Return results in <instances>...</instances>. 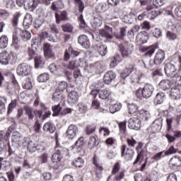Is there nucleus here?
I'll return each instance as SVG.
<instances>
[{
  "label": "nucleus",
  "mask_w": 181,
  "mask_h": 181,
  "mask_svg": "<svg viewBox=\"0 0 181 181\" xmlns=\"http://www.w3.org/2000/svg\"><path fill=\"white\" fill-rule=\"evenodd\" d=\"M119 50L123 57H128L134 52V45L131 43L120 44L118 45Z\"/></svg>",
  "instance_id": "f257e3e1"
},
{
  "label": "nucleus",
  "mask_w": 181,
  "mask_h": 181,
  "mask_svg": "<svg viewBox=\"0 0 181 181\" xmlns=\"http://www.w3.org/2000/svg\"><path fill=\"white\" fill-rule=\"evenodd\" d=\"M32 71V68L30 66L27 64L23 63L19 64L16 69V74L18 76H22V77H25V76H29Z\"/></svg>",
  "instance_id": "f03ea898"
},
{
  "label": "nucleus",
  "mask_w": 181,
  "mask_h": 181,
  "mask_svg": "<svg viewBox=\"0 0 181 181\" xmlns=\"http://www.w3.org/2000/svg\"><path fill=\"white\" fill-rule=\"evenodd\" d=\"M144 148V144L142 142H139L137 146L136 147V151L138 153L136 159L134 160L133 165H136V163L141 164L144 158H145V150L142 149Z\"/></svg>",
  "instance_id": "7ed1b4c3"
},
{
  "label": "nucleus",
  "mask_w": 181,
  "mask_h": 181,
  "mask_svg": "<svg viewBox=\"0 0 181 181\" xmlns=\"http://www.w3.org/2000/svg\"><path fill=\"white\" fill-rule=\"evenodd\" d=\"M121 156L124 160H132L134 158V150L127 148L126 145H122L121 147Z\"/></svg>",
  "instance_id": "20e7f679"
},
{
  "label": "nucleus",
  "mask_w": 181,
  "mask_h": 181,
  "mask_svg": "<svg viewBox=\"0 0 181 181\" xmlns=\"http://www.w3.org/2000/svg\"><path fill=\"white\" fill-rule=\"evenodd\" d=\"M169 167L171 170H177L181 166V157L179 156H175L169 160Z\"/></svg>",
  "instance_id": "39448f33"
},
{
  "label": "nucleus",
  "mask_w": 181,
  "mask_h": 181,
  "mask_svg": "<svg viewBox=\"0 0 181 181\" xmlns=\"http://www.w3.org/2000/svg\"><path fill=\"white\" fill-rule=\"evenodd\" d=\"M164 70L165 75L170 78H172L175 74H177L176 73V67L173 63H167L165 66Z\"/></svg>",
  "instance_id": "423d86ee"
},
{
  "label": "nucleus",
  "mask_w": 181,
  "mask_h": 181,
  "mask_svg": "<svg viewBox=\"0 0 181 181\" xmlns=\"http://www.w3.org/2000/svg\"><path fill=\"white\" fill-rule=\"evenodd\" d=\"M98 97L101 100H108L110 103H112L114 101V98L112 97V92H111L110 90L103 89L100 90Z\"/></svg>",
  "instance_id": "0eeeda50"
},
{
  "label": "nucleus",
  "mask_w": 181,
  "mask_h": 181,
  "mask_svg": "<svg viewBox=\"0 0 181 181\" xmlns=\"http://www.w3.org/2000/svg\"><path fill=\"white\" fill-rule=\"evenodd\" d=\"M11 141L13 144L18 145V146H25V144H26V141H23L22 136L18 132H13Z\"/></svg>",
  "instance_id": "6e6552de"
},
{
  "label": "nucleus",
  "mask_w": 181,
  "mask_h": 181,
  "mask_svg": "<svg viewBox=\"0 0 181 181\" xmlns=\"http://www.w3.org/2000/svg\"><path fill=\"white\" fill-rule=\"evenodd\" d=\"M156 49H158V45H153L150 47H140L139 51L141 52H146L145 56L146 57H152V54L155 53V50H156Z\"/></svg>",
  "instance_id": "1a4fd4ad"
},
{
  "label": "nucleus",
  "mask_w": 181,
  "mask_h": 181,
  "mask_svg": "<svg viewBox=\"0 0 181 181\" xmlns=\"http://www.w3.org/2000/svg\"><path fill=\"white\" fill-rule=\"evenodd\" d=\"M77 132H78V128H77V126L71 124L69 126L66 132V134L67 138L69 139H74V138H76V135H77Z\"/></svg>",
  "instance_id": "9d476101"
},
{
  "label": "nucleus",
  "mask_w": 181,
  "mask_h": 181,
  "mask_svg": "<svg viewBox=\"0 0 181 181\" xmlns=\"http://www.w3.org/2000/svg\"><path fill=\"white\" fill-rule=\"evenodd\" d=\"M153 91H155L153 86L148 83L146 84L143 88V98H150V97H152Z\"/></svg>",
  "instance_id": "9b49d317"
},
{
  "label": "nucleus",
  "mask_w": 181,
  "mask_h": 181,
  "mask_svg": "<svg viewBox=\"0 0 181 181\" xmlns=\"http://www.w3.org/2000/svg\"><path fill=\"white\" fill-rule=\"evenodd\" d=\"M24 110L26 115L28 117V119H33L36 114H38L39 117H42V111L40 110H33V109L29 106L25 107Z\"/></svg>",
  "instance_id": "f8f14e48"
},
{
  "label": "nucleus",
  "mask_w": 181,
  "mask_h": 181,
  "mask_svg": "<svg viewBox=\"0 0 181 181\" xmlns=\"http://www.w3.org/2000/svg\"><path fill=\"white\" fill-rule=\"evenodd\" d=\"M112 28H110L108 25L105 26V29L100 30L99 31V34L102 37H105V39H112L114 36H112Z\"/></svg>",
  "instance_id": "ddd939ff"
},
{
  "label": "nucleus",
  "mask_w": 181,
  "mask_h": 181,
  "mask_svg": "<svg viewBox=\"0 0 181 181\" xmlns=\"http://www.w3.org/2000/svg\"><path fill=\"white\" fill-rule=\"evenodd\" d=\"M141 120L138 118L134 117L129 119V128L130 129L139 131V129H141Z\"/></svg>",
  "instance_id": "4468645a"
},
{
  "label": "nucleus",
  "mask_w": 181,
  "mask_h": 181,
  "mask_svg": "<svg viewBox=\"0 0 181 181\" xmlns=\"http://www.w3.org/2000/svg\"><path fill=\"white\" fill-rule=\"evenodd\" d=\"M78 43L84 47V49H88L91 44L90 43V40L86 35H80L78 38Z\"/></svg>",
  "instance_id": "2eb2a0df"
},
{
  "label": "nucleus",
  "mask_w": 181,
  "mask_h": 181,
  "mask_svg": "<svg viewBox=\"0 0 181 181\" xmlns=\"http://www.w3.org/2000/svg\"><path fill=\"white\" fill-rule=\"evenodd\" d=\"M115 77H117V74L115 72L112 71H109L106 72L104 75L103 80L105 84H111L113 80H115Z\"/></svg>",
  "instance_id": "dca6fc26"
},
{
  "label": "nucleus",
  "mask_w": 181,
  "mask_h": 181,
  "mask_svg": "<svg viewBox=\"0 0 181 181\" xmlns=\"http://www.w3.org/2000/svg\"><path fill=\"white\" fill-rule=\"evenodd\" d=\"M39 4H40V1L39 0H28V2L24 4V6L25 9H28L30 12H33V11L37 8Z\"/></svg>",
  "instance_id": "f3484780"
},
{
  "label": "nucleus",
  "mask_w": 181,
  "mask_h": 181,
  "mask_svg": "<svg viewBox=\"0 0 181 181\" xmlns=\"http://www.w3.org/2000/svg\"><path fill=\"white\" fill-rule=\"evenodd\" d=\"M84 66V61L82 59H79L76 61H71L68 65L69 70H74V69H78V67H83Z\"/></svg>",
  "instance_id": "a211bd4d"
},
{
  "label": "nucleus",
  "mask_w": 181,
  "mask_h": 181,
  "mask_svg": "<svg viewBox=\"0 0 181 181\" xmlns=\"http://www.w3.org/2000/svg\"><path fill=\"white\" fill-rule=\"evenodd\" d=\"M44 53L46 57L49 59H54V52H53V47L49 44L45 43L44 45Z\"/></svg>",
  "instance_id": "6ab92c4d"
},
{
  "label": "nucleus",
  "mask_w": 181,
  "mask_h": 181,
  "mask_svg": "<svg viewBox=\"0 0 181 181\" xmlns=\"http://www.w3.org/2000/svg\"><path fill=\"white\" fill-rule=\"evenodd\" d=\"M163 60H165V52L158 50L155 54L153 63L158 65L163 63Z\"/></svg>",
  "instance_id": "aec40b11"
},
{
  "label": "nucleus",
  "mask_w": 181,
  "mask_h": 181,
  "mask_svg": "<svg viewBox=\"0 0 181 181\" xmlns=\"http://www.w3.org/2000/svg\"><path fill=\"white\" fill-rule=\"evenodd\" d=\"M136 68L134 65H129L126 67V69L123 71V72L121 73L120 77L121 78H123V80H125L128 76L132 73V71H135Z\"/></svg>",
  "instance_id": "412c9836"
},
{
  "label": "nucleus",
  "mask_w": 181,
  "mask_h": 181,
  "mask_svg": "<svg viewBox=\"0 0 181 181\" xmlns=\"http://www.w3.org/2000/svg\"><path fill=\"white\" fill-rule=\"evenodd\" d=\"M170 95L173 100H179L181 98L180 88L178 87L172 88L170 90Z\"/></svg>",
  "instance_id": "4be33fe9"
},
{
  "label": "nucleus",
  "mask_w": 181,
  "mask_h": 181,
  "mask_svg": "<svg viewBox=\"0 0 181 181\" xmlns=\"http://www.w3.org/2000/svg\"><path fill=\"white\" fill-rule=\"evenodd\" d=\"M136 42L138 45H144L148 42V35L146 33H139L136 37Z\"/></svg>",
  "instance_id": "5701e85b"
},
{
  "label": "nucleus",
  "mask_w": 181,
  "mask_h": 181,
  "mask_svg": "<svg viewBox=\"0 0 181 181\" xmlns=\"http://www.w3.org/2000/svg\"><path fill=\"white\" fill-rule=\"evenodd\" d=\"M158 87L161 90L166 91V90H170L172 87V82L169 80L163 79L158 83Z\"/></svg>",
  "instance_id": "b1692460"
},
{
  "label": "nucleus",
  "mask_w": 181,
  "mask_h": 181,
  "mask_svg": "<svg viewBox=\"0 0 181 181\" xmlns=\"http://www.w3.org/2000/svg\"><path fill=\"white\" fill-rule=\"evenodd\" d=\"M49 69L51 73H54L55 74H59L63 71V66L60 64H51Z\"/></svg>",
  "instance_id": "393cba45"
},
{
  "label": "nucleus",
  "mask_w": 181,
  "mask_h": 181,
  "mask_svg": "<svg viewBox=\"0 0 181 181\" xmlns=\"http://www.w3.org/2000/svg\"><path fill=\"white\" fill-rule=\"evenodd\" d=\"M55 153L52 156V160L54 163H57L62 160V148H55Z\"/></svg>",
  "instance_id": "a878e982"
},
{
  "label": "nucleus",
  "mask_w": 181,
  "mask_h": 181,
  "mask_svg": "<svg viewBox=\"0 0 181 181\" xmlns=\"http://www.w3.org/2000/svg\"><path fill=\"white\" fill-rule=\"evenodd\" d=\"M32 22H33V18L30 13H26L24 18L23 25L26 29H29L32 25Z\"/></svg>",
  "instance_id": "bb28decb"
},
{
  "label": "nucleus",
  "mask_w": 181,
  "mask_h": 181,
  "mask_svg": "<svg viewBox=\"0 0 181 181\" xmlns=\"http://www.w3.org/2000/svg\"><path fill=\"white\" fill-rule=\"evenodd\" d=\"M43 131L45 132H49V134H54V132L56 131V127L51 122H47L44 124L42 127Z\"/></svg>",
  "instance_id": "cd10ccee"
},
{
  "label": "nucleus",
  "mask_w": 181,
  "mask_h": 181,
  "mask_svg": "<svg viewBox=\"0 0 181 181\" xmlns=\"http://www.w3.org/2000/svg\"><path fill=\"white\" fill-rule=\"evenodd\" d=\"M91 25L94 29L100 28L103 25V17L101 16H95Z\"/></svg>",
  "instance_id": "c85d7f7f"
},
{
  "label": "nucleus",
  "mask_w": 181,
  "mask_h": 181,
  "mask_svg": "<svg viewBox=\"0 0 181 181\" xmlns=\"http://www.w3.org/2000/svg\"><path fill=\"white\" fill-rule=\"evenodd\" d=\"M78 100V94L76 90H72L68 94V101L71 103H74Z\"/></svg>",
  "instance_id": "c756f323"
},
{
  "label": "nucleus",
  "mask_w": 181,
  "mask_h": 181,
  "mask_svg": "<svg viewBox=\"0 0 181 181\" xmlns=\"http://www.w3.org/2000/svg\"><path fill=\"white\" fill-rule=\"evenodd\" d=\"M44 64H45V60L43 59V57H42V56L40 55H37L35 58V69L42 68L43 67Z\"/></svg>",
  "instance_id": "7c9ffc66"
},
{
  "label": "nucleus",
  "mask_w": 181,
  "mask_h": 181,
  "mask_svg": "<svg viewBox=\"0 0 181 181\" xmlns=\"http://www.w3.org/2000/svg\"><path fill=\"white\" fill-rule=\"evenodd\" d=\"M140 4L141 6H147L146 11H152L153 6H152V0H140Z\"/></svg>",
  "instance_id": "2f4dec72"
},
{
  "label": "nucleus",
  "mask_w": 181,
  "mask_h": 181,
  "mask_svg": "<svg viewBox=\"0 0 181 181\" xmlns=\"http://www.w3.org/2000/svg\"><path fill=\"white\" fill-rule=\"evenodd\" d=\"M62 93L63 92L57 90L52 96L53 101H63L64 95H63Z\"/></svg>",
  "instance_id": "473e14b6"
},
{
  "label": "nucleus",
  "mask_w": 181,
  "mask_h": 181,
  "mask_svg": "<svg viewBox=\"0 0 181 181\" xmlns=\"http://www.w3.org/2000/svg\"><path fill=\"white\" fill-rule=\"evenodd\" d=\"M88 146L90 148V149H93L95 146H98L100 144V141H98V139L95 136H90L88 141Z\"/></svg>",
  "instance_id": "72a5a7b5"
},
{
  "label": "nucleus",
  "mask_w": 181,
  "mask_h": 181,
  "mask_svg": "<svg viewBox=\"0 0 181 181\" xmlns=\"http://www.w3.org/2000/svg\"><path fill=\"white\" fill-rule=\"evenodd\" d=\"M95 10L98 13H103L107 11V4L105 2L99 3L96 5Z\"/></svg>",
  "instance_id": "f704fd0d"
},
{
  "label": "nucleus",
  "mask_w": 181,
  "mask_h": 181,
  "mask_svg": "<svg viewBox=\"0 0 181 181\" xmlns=\"http://www.w3.org/2000/svg\"><path fill=\"white\" fill-rule=\"evenodd\" d=\"M165 95L163 92H159L156 94L154 102L156 104H162L165 101Z\"/></svg>",
  "instance_id": "c9c22d12"
},
{
  "label": "nucleus",
  "mask_w": 181,
  "mask_h": 181,
  "mask_svg": "<svg viewBox=\"0 0 181 181\" xmlns=\"http://www.w3.org/2000/svg\"><path fill=\"white\" fill-rule=\"evenodd\" d=\"M11 47H13V49H14L15 50H21V49H22L21 41H19V39H18L16 37H14V38H13Z\"/></svg>",
  "instance_id": "e433bc0d"
},
{
  "label": "nucleus",
  "mask_w": 181,
  "mask_h": 181,
  "mask_svg": "<svg viewBox=\"0 0 181 181\" xmlns=\"http://www.w3.org/2000/svg\"><path fill=\"white\" fill-rule=\"evenodd\" d=\"M11 166V163L4 160V158L0 157V170H8Z\"/></svg>",
  "instance_id": "4c0bfd02"
},
{
  "label": "nucleus",
  "mask_w": 181,
  "mask_h": 181,
  "mask_svg": "<svg viewBox=\"0 0 181 181\" xmlns=\"http://www.w3.org/2000/svg\"><path fill=\"white\" fill-rule=\"evenodd\" d=\"M55 18L57 19V23H60L61 21H66L67 19V12L62 11L60 14L55 13Z\"/></svg>",
  "instance_id": "58836bf2"
},
{
  "label": "nucleus",
  "mask_w": 181,
  "mask_h": 181,
  "mask_svg": "<svg viewBox=\"0 0 181 181\" xmlns=\"http://www.w3.org/2000/svg\"><path fill=\"white\" fill-rule=\"evenodd\" d=\"M8 36L2 35L0 37V49H6L8 47Z\"/></svg>",
  "instance_id": "ea45409f"
},
{
  "label": "nucleus",
  "mask_w": 181,
  "mask_h": 181,
  "mask_svg": "<svg viewBox=\"0 0 181 181\" xmlns=\"http://www.w3.org/2000/svg\"><path fill=\"white\" fill-rule=\"evenodd\" d=\"M42 35H37L33 38L31 41V46H37V47L42 46Z\"/></svg>",
  "instance_id": "a19ab883"
},
{
  "label": "nucleus",
  "mask_w": 181,
  "mask_h": 181,
  "mask_svg": "<svg viewBox=\"0 0 181 181\" xmlns=\"http://www.w3.org/2000/svg\"><path fill=\"white\" fill-rule=\"evenodd\" d=\"M121 108H122L121 103L113 104L110 107V112H111V114H115V112L120 111Z\"/></svg>",
  "instance_id": "79ce46f5"
},
{
  "label": "nucleus",
  "mask_w": 181,
  "mask_h": 181,
  "mask_svg": "<svg viewBox=\"0 0 181 181\" xmlns=\"http://www.w3.org/2000/svg\"><path fill=\"white\" fill-rule=\"evenodd\" d=\"M0 63L1 64H8V53L3 52L0 53Z\"/></svg>",
  "instance_id": "37998d69"
},
{
  "label": "nucleus",
  "mask_w": 181,
  "mask_h": 181,
  "mask_svg": "<svg viewBox=\"0 0 181 181\" xmlns=\"http://www.w3.org/2000/svg\"><path fill=\"white\" fill-rule=\"evenodd\" d=\"M127 35V27H123L120 28V34L115 35L116 39L119 40H124V37Z\"/></svg>",
  "instance_id": "c03bdc74"
},
{
  "label": "nucleus",
  "mask_w": 181,
  "mask_h": 181,
  "mask_svg": "<svg viewBox=\"0 0 181 181\" xmlns=\"http://www.w3.org/2000/svg\"><path fill=\"white\" fill-rule=\"evenodd\" d=\"M119 63H121V57H119V55H115L112 59V62H110V67L112 68L117 67Z\"/></svg>",
  "instance_id": "a18cd8bd"
},
{
  "label": "nucleus",
  "mask_w": 181,
  "mask_h": 181,
  "mask_svg": "<svg viewBox=\"0 0 181 181\" xmlns=\"http://www.w3.org/2000/svg\"><path fill=\"white\" fill-rule=\"evenodd\" d=\"M8 64H13L16 63V60H18V57L16 56V53L11 52L8 54Z\"/></svg>",
  "instance_id": "49530a36"
},
{
  "label": "nucleus",
  "mask_w": 181,
  "mask_h": 181,
  "mask_svg": "<svg viewBox=\"0 0 181 181\" xmlns=\"http://www.w3.org/2000/svg\"><path fill=\"white\" fill-rule=\"evenodd\" d=\"M21 37L24 40V42H27V40H30L32 37V35L28 30H22L21 34Z\"/></svg>",
  "instance_id": "de8ad7c7"
},
{
  "label": "nucleus",
  "mask_w": 181,
  "mask_h": 181,
  "mask_svg": "<svg viewBox=\"0 0 181 181\" xmlns=\"http://www.w3.org/2000/svg\"><path fill=\"white\" fill-rule=\"evenodd\" d=\"M129 114H135L138 112V106L135 103H131L127 105Z\"/></svg>",
  "instance_id": "09e8293b"
},
{
  "label": "nucleus",
  "mask_w": 181,
  "mask_h": 181,
  "mask_svg": "<svg viewBox=\"0 0 181 181\" xmlns=\"http://www.w3.org/2000/svg\"><path fill=\"white\" fill-rule=\"evenodd\" d=\"M49 78V74L43 73V74H41L37 77V81L39 83H46V81H48Z\"/></svg>",
  "instance_id": "8fccbe9b"
},
{
  "label": "nucleus",
  "mask_w": 181,
  "mask_h": 181,
  "mask_svg": "<svg viewBox=\"0 0 181 181\" xmlns=\"http://www.w3.org/2000/svg\"><path fill=\"white\" fill-rule=\"evenodd\" d=\"M153 128L156 129V131H160L162 128V119H157L154 120L152 124Z\"/></svg>",
  "instance_id": "3c124183"
},
{
  "label": "nucleus",
  "mask_w": 181,
  "mask_h": 181,
  "mask_svg": "<svg viewBox=\"0 0 181 181\" xmlns=\"http://www.w3.org/2000/svg\"><path fill=\"white\" fill-rule=\"evenodd\" d=\"M84 145V137L81 136L80 137L74 144V146H72L73 149H78V148H81Z\"/></svg>",
  "instance_id": "603ef678"
},
{
  "label": "nucleus",
  "mask_w": 181,
  "mask_h": 181,
  "mask_svg": "<svg viewBox=\"0 0 181 181\" xmlns=\"http://www.w3.org/2000/svg\"><path fill=\"white\" fill-rule=\"evenodd\" d=\"M98 52L100 56H105L107 53V45H101L98 47Z\"/></svg>",
  "instance_id": "864d4df0"
},
{
  "label": "nucleus",
  "mask_w": 181,
  "mask_h": 181,
  "mask_svg": "<svg viewBox=\"0 0 181 181\" xmlns=\"http://www.w3.org/2000/svg\"><path fill=\"white\" fill-rule=\"evenodd\" d=\"M74 166L76 168H83L84 166V160L83 158L78 157L76 160L73 162Z\"/></svg>",
  "instance_id": "5fc2aeb1"
},
{
  "label": "nucleus",
  "mask_w": 181,
  "mask_h": 181,
  "mask_svg": "<svg viewBox=\"0 0 181 181\" xmlns=\"http://www.w3.org/2000/svg\"><path fill=\"white\" fill-rule=\"evenodd\" d=\"M52 110L53 111L52 116L53 117H57L60 114V112L62 111V107H60V105H54L52 107Z\"/></svg>",
  "instance_id": "6e6d98bb"
},
{
  "label": "nucleus",
  "mask_w": 181,
  "mask_h": 181,
  "mask_svg": "<svg viewBox=\"0 0 181 181\" xmlns=\"http://www.w3.org/2000/svg\"><path fill=\"white\" fill-rule=\"evenodd\" d=\"M67 88V82L62 81L58 83L57 90L63 93Z\"/></svg>",
  "instance_id": "4d7b16f0"
},
{
  "label": "nucleus",
  "mask_w": 181,
  "mask_h": 181,
  "mask_svg": "<svg viewBox=\"0 0 181 181\" xmlns=\"http://www.w3.org/2000/svg\"><path fill=\"white\" fill-rule=\"evenodd\" d=\"M171 78L176 86L181 87V76L179 74H175Z\"/></svg>",
  "instance_id": "13d9d810"
},
{
  "label": "nucleus",
  "mask_w": 181,
  "mask_h": 181,
  "mask_svg": "<svg viewBox=\"0 0 181 181\" xmlns=\"http://www.w3.org/2000/svg\"><path fill=\"white\" fill-rule=\"evenodd\" d=\"M19 18H21V13H16L12 19V25L13 26H17L18 23H19Z\"/></svg>",
  "instance_id": "bf43d9fd"
},
{
  "label": "nucleus",
  "mask_w": 181,
  "mask_h": 181,
  "mask_svg": "<svg viewBox=\"0 0 181 181\" xmlns=\"http://www.w3.org/2000/svg\"><path fill=\"white\" fill-rule=\"evenodd\" d=\"M140 115H141L142 118L145 119V121H148V118H151V113L149 112L141 110L139 111Z\"/></svg>",
  "instance_id": "052dcab7"
},
{
  "label": "nucleus",
  "mask_w": 181,
  "mask_h": 181,
  "mask_svg": "<svg viewBox=\"0 0 181 181\" xmlns=\"http://www.w3.org/2000/svg\"><path fill=\"white\" fill-rule=\"evenodd\" d=\"M177 152V148H175V146H170L168 151H165L164 153L165 156H168V155H173V153H176Z\"/></svg>",
  "instance_id": "680f3d73"
},
{
  "label": "nucleus",
  "mask_w": 181,
  "mask_h": 181,
  "mask_svg": "<svg viewBox=\"0 0 181 181\" xmlns=\"http://www.w3.org/2000/svg\"><path fill=\"white\" fill-rule=\"evenodd\" d=\"M78 111L81 112V114H84L87 112V110H88V107L84 103H79L78 105Z\"/></svg>",
  "instance_id": "e2e57ef3"
},
{
  "label": "nucleus",
  "mask_w": 181,
  "mask_h": 181,
  "mask_svg": "<svg viewBox=\"0 0 181 181\" xmlns=\"http://www.w3.org/2000/svg\"><path fill=\"white\" fill-rule=\"evenodd\" d=\"M95 132V125L92 124L86 127V135H91L93 132Z\"/></svg>",
  "instance_id": "0e129e2a"
},
{
  "label": "nucleus",
  "mask_w": 181,
  "mask_h": 181,
  "mask_svg": "<svg viewBox=\"0 0 181 181\" xmlns=\"http://www.w3.org/2000/svg\"><path fill=\"white\" fill-rule=\"evenodd\" d=\"M16 0H6V6L8 9H13Z\"/></svg>",
  "instance_id": "69168bd1"
},
{
  "label": "nucleus",
  "mask_w": 181,
  "mask_h": 181,
  "mask_svg": "<svg viewBox=\"0 0 181 181\" xmlns=\"http://www.w3.org/2000/svg\"><path fill=\"white\" fill-rule=\"evenodd\" d=\"M6 103V98H0V113L5 110V103Z\"/></svg>",
  "instance_id": "338daca9"
},
{
  "label": "nucleus",
  "mask_w": 181,
  "mask_h": 181,
  "mask_svg": "<svg viewBox=\"0 0 181 181\" xmlns=\"http://www.w3.org/2000/svg\"><path fill=\"white\" fill-rule=\"evenodd\" d=\"M62 28L64 32H66L69 33L73 32V26H71V25L70 24L64 25L62 26Z\"/></svg>",
  "instance_id": "774afa93"
}]
</instances>
